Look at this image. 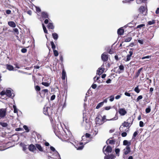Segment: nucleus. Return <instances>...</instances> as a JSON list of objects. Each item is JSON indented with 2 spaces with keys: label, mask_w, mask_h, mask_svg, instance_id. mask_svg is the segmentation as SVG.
Returning <instances> with one entry per match:
<instances>
[{
  "label": "nucleus",
  "mask_w": 159,
  "mask_h": 159,
  "mask_svg": "<svg viewBox=\"0 0 159 159\" xmlns=\"http://www.w3.org/2000/svg\"><path fill=\"white\" fill-rule=\"evenodd\" d=\"M143 98V96L142 95H140L136 99V101L138 102L141 99Z\"/></svg>",
  "instance_id": "09e8293b"
},
{
  "label": "nucleus",
  "mask_w": 159,
  "mask_h": 159,
  "mask_svg": "<svg viewBox=\"0 0 159 159\" xmlns=\"http://www.w3.org/2000/svg\"><path fill=\"white\" fill-rule=\"evenodd\" d=\"M96 124L100 125H102L103 123V122H102L101 119L97 117L96 118Z\"/></svg>",
  "instance_id": "f3484780"
},
{
  "label": "nucleus",
  "mask_w": 159,
  "mask_h": 159,
  "mask_svg": "<svg viewBox=\"0 0 159 159\" xmlns=\"http://www.w3.org/2000/svg\"><path fill=\"white\" fill-rule=\"evenodd\" d=\"M8 24L9 26L13 28L16 26V24L13 21H9L8 22Z\"/></svg>",
  "instance_id": "aec40b11"
},
{
  "label": "nucleus",
  "mask_w": 159,
  "mask_h": 159,
  "mask_svg": "<svg viewBox=\"0 0 159 159\" xmlns=\"http://www.w3.org/2000/svg\"><path fill=\"white\" fill-rule=\"evenodd\" d=\"M138 132L137 131H135V132L133 136L132 139H134L135 137L138 134Z\"/></svg>",
  "instance_id": "8fccbe9b"
},
{
  "label": "nucleus",
  "mask_w": 159,
  "mask_h": 159,
  "mask_svg": "<svg viewBox=\"0 0 159 159\" xmlns=\"http://www.w3.org/2000/svg\"><path fill=\"white\" fill-rule=\"evenodd\" d=\"M139 10L140 12H143L146 10L144 6L141 7H140Z\"/></svg>",
  "instance_id": "e433bc0d"
},
{
  "label": "nucleus",
  "mask_w": 159,
  "mask_h": 159,
  "mask_svg": "<svg viewBox=\"0 0 159 159\" xmlns=\"http://www.w3.org/2000/svg\"><path fill=\"white\" fill-rule=\"evenodd\" d=\"M151 57V56H146L144 57H142L141 58V59H142L143 60V59H145L149 58Z\"/></svg>",
  "instance_id": "5fc2aeb1"
},
{
  "label": "nucleus",
  "mask_w": 159,
  "mask_h": 159,
  "mask_svg": "<svg viewBox=\"0 0 159 159\" xmlns=\"http://www.w3.org/2000/svg\"><path fill=\"white\" fill-rule=\"evenodd\" d=\"M43 27L44 32L45 33H48V31L46 29V27L43 24Z\"/></svg>",
  "instance_id": "c03bdc74"
},
{
  "label": "nucleus",
  "mask_w": 159,
  "mask_h": 159,
  "mask_svg": "<svg viewBox=\"0 0 159 159\" xmlns=\"http://www.w3.org/2000/svg\"><path fill=\"white\" fill-rule=\"evenodd\" d=\"M36 11L37 12H40L41 9L39 7H36Z\"/></svg>",
  "instance_id": "e2e57ef3"
},
{
  "label": "nucleus",
  "mask_w": 159,
  "mask_h": 159,
  "mask_svg": "<svg viewBox=\"0 0 159 159\" xmlns=\"http://www.w3.org/2000/svg\"><path fill=\"white\" fill-rule=\"evenodd\" d=\"M20 146L22 147L23 150L24 151H25L27 149V145H25L24 143H21L20 144Z\"/></svg>",
  "instance_id": "5701e85b"
},
{
  "label": "nucleus",
  "mask_w": 159,
  "mask_h": 159,
  "mask_svg": "<svg viewBox=\"0 0 159 159\" xmlns=\"http://www.w3.org/2000/svg\"><path fill=\"white\" fill-rule=\"evenodd\" d=\"M0 125L3 127H6L8 125L7 123L4 122H0Z\"/></svg>",
  "instance_id": "473e14b6"
},
{
  "label": "nucleus",
  "mask_w": 159,
  "mask_h": 159,
  "mask_svg": "<svg viewBox=\"0 0 159 159\" xmlns=\"http://www.w3.org/2000/svg\"><path fill=\"white\" fill-rule=\"evenodd\" d=\"M42 16L43 18H48V13L45 12H43L42 13Z\"/></svg>",
  "instance_id": "393cba45"
},
{
  "label": "nucleus",
  "mask_w": 159,
  "mask_h": 159,
  "mask_svg": "<svg viewBox=\"0 0 159 159\" xmlns=\"http://www.w3.org/2000/svg\"><path fill=\"white\" fill-rule=\"evenodd\" d=\"M23 127L27 132H28L29 131V129L28 127L26 125H24Z\"/></svg>",
  "instance_id": "a19ab883"
},
{
  "label": "nucleus",
  "mask_w": 159,
  "mask_h": 159,
  "mask_svg": "<svg viewBox=\"0 0 159 159\" xmlns=\"http://www.w3.org/2000/svg\"><path fill=\"white\" fill-rule=\"evenodd\" d=\"M7 68L9 70H13L14 69L13 67L11 65H6Z\"/></svg>",
  "instance_id": "bb28decb"
},
{
  "label": "nucleus",
  "mask_w": 159,
  "mask_h": 159,
  "mask_svg": "<svg viewBox=\"0 0 159 159\" xmlns=\"http://www.w3.org/2000/svg\"><path fill=\"white\" fill-rule=\"evenodd\" d=\"M92 137V135L91 136V135L89 133H86L85 134V136H83L82 137V139L83 140L85 138V137L86 138H90V139L91 138V137Z\"/></svg>",
  "instance_id": "a878e982"
},
{
  "label": "nucleus",
  "mask_w": 159,
  "mask_h": 159,
  "mask_svg": "<svg viewBox=\"0 0 159 159\" xmlns=\"http://www.w3.org/2000/svg\"><path fill=\"white\" fill-rule=\"evenodd\" d=\"M130 123L128 122L125 121L122 124V125L120 127L119 129L120 131H128V129L130 127Z\"/></svg>",
  "instance_id": "f257e3e1"
},
{
  "label": "nucleus",
  "mask_w": 159,
  "mask_h": 159,
  "mask_svg": "<svg viewBox=\"0 0 159 159\" xmlns=\"http://www.w3.org/2000/svg\"><path fill=\"white\" fill-rule=\"evenodd\" d=\"M145 26V25L144 24H141V25H138L136 27V28H137V29L139 28L140 29H141L142 27H143V26Z\"/></svg>",
  "instance_id": "79ce46f5"
},
{
  "label": "nucleus",
  "mask_w": 159,
  "mask_h": 159,
  "mask_svg": "<svg viewBox=\"0 0 159 159\" xmlns=\"http://www.w3.org/2000/svg\"><path fill=\"white\" fill-rule=\"evenodd\" d=\"M27 51V49H26V48H22L21 50V52L23 53H25Z\"/></svg>",
  "instance_id": "6e6d98bb"
},
{
  "label": "nucleus",
  "mask_w": 159,
  "mask_h": 159,
  "mask_svg": "<svg viewBox=\"0 0 159 159\" xmlns=\"http://www.w3.org/2000/svg\"><path fill=\"white\" fill-rule=\"evenodd\" d=\"M111 139H109L107 140L106 141V143H108L110 144H114L116 142L115 140L114 139H112V138H111Z\"/></svg>",
  "instance_id": "ddd939ff"
},
{
  "label": "nucleus",
  "mask_w": 159,
  "mask_h": 159,
  "mask_svg": "<svg viewBox=\"0 0 159 159\" xmlns=\"http://www.w3.org/2000/svg\"><path fill=\"white\" fill-rule=\"evenodd\" d=\"M36 148H37L39 151L41 152H43L44 150L43 148L41 146L40 144H36Z\"/></svg>",
  "instance_id": "9d476101"
},
{
  "label": "nucleus",
  "mask_w": 159,
  "mask_h": 159,
  "mask_svg": "<svg viewBox=\"0 0 159 159\" xmlns=\"http://www.w3.org/2000/svg\"><path fill=\"white\" fill-rule=\"evenodd\" d=\"M105 146L104 147L103 149V152L106 155L107 154L105 153V152H106L107 153L111 152L112 151V148L111 147L109 146H107L105 149Z\"/></svg>",
  "instance_id": "20e7f679"
},
{
  "label": "nucleus",
  "mask_w": 159,
  "mask_h": 159,
  "mask_svg": "<svg viewBox=\"0 0 159 159\" xmlns=\"http://www.w3.org/2000/svg\"><path fill=\"white\" fill-rule=\"evenodd\" d=\"M117 112L116 114V116L113 118L112 119H110V120H117L118 118V117L116 116Z\"/></svg>",
  "instance_id": "49530a36"
},
{
  "label": "nucleus",
  "mask_w": 159,
  "mask_h": 159,
  "mask_svg": "<svg viewBox=\"0 0 159 159\" xmlns=\"http://www.w3.org/2000/svg\"><path fill=\"white\" fill-rule=\"evenodd\" d=\"M123 144L124 145L127 146H129L131 145V141H128L127 140H124L123 142Z\"/></svg>",
  "instance_id": "4468645a"
},
{
  "label": "nucleus",
  "mask_w": 159,
  "mask_h": 159,
  "mask_svg": "<svg viewBox=\"0 0 159 159\" xmlns=\"http://www.w3.org/2000/svg\"><path fill=\"white\" fill-rule=\"evenodd\" d=\"M35 89L37 91H39L40 90V88L39 86L37 85L35 87Z\"/></svg>",
  "instance_id": "13d9d810"
},
{
  "label": "nucleus",
  "mask_w": 159,
  "mask_h": 159,
  "mask_svg": "<svg viewBox=\"0 0 159 159\" xmlns=\"http://www.w3.org/2000/svg\"><path fill=\"white\" fill-rule=\"evenodd\" d=\"M101 58L103 61H106L108 59L109 56L107 53L104 52L102 54Z\"/></svg>",
  "instance_id": "7ed1b4c3"
},
{
  "label": "nucleus",
  "mask_w": 159,
  "mask_h": 159,
  "mask_svg": "<svg viewBox=\"0 0 159 159\" xmlns=\"http://www.w3.org/2000/svg\"><path fill=\"white\" fill-rule=\"evenodd\" d=\"M134 90L137 93H138L140 92V90L138 86H137L135 88Z\"/></svg>",
  "instance_id": "58836bf2"
},
{
  "label": "nucleus",
  "mask_w": 159,
  "mask_h": 159,
  "mask_svg": "<svg viewBox=\"0 0 159 159\" xmlns=\"http://www.w3.org/2000/svg\"><path fill=\"white\" fill-rule=\"evenodd\" d=\"M51 44L52 46V50H55L56 48V46L54 43V42L53 41H51Z\"/></svg>",
  "instance_id": "c9c22d12"
},
{
  "label": "nucleus",
  "mask_w": 159,
  "mask_h": 159,
  "mask_svg": "<svg viewBox=\"0 0 159 159\" xmlns=\"http://www.w3.org/2000/svg\"><path fill=\"white\" fill-rule=\"evenodd\" d=\"M50 149L52 151L54 152H56L57 153V154L58 156L59 157L58 159H61L60 154L58 153V152L56 150L55 148L53 147L52 146H51L50 147Z\"/></svg>",
  "instance_id": "412c9836"
},
{
  "label": "nucleus",
  "mask_w": 159,
  "mask_h": 159,
  "mask_svg": "<svg viewBox=\"0 0 159 159\" xmlns=\"http://www.w3.org/2000/svg\"><path fill=\"white\" fill-rule=\"evenodd\" d=\"M151 108L150 107H148V108H147L145 110V111L146 113H149L151 111Z\"/></svg>",
  "instance_id": "a18cd8bd"
},
{
  "label": "nucleus",
  "mask_w": 159,
  "mask_h": 159,
  "mask_svg": "<svg viewBox=\"0 0 159 159\" xmlns=\"http://www.w3.org/2000/svg\"><path fill=\"white\" fill-rule=\"evenodd\" d=\"M118 112L121 116H124L127 113L126 110L124 108H119Z\"/></svg>",
  "instance_id": "39448f33"
},
{
  "label": "nucleus",
  "mask_w": 159,
  "mask_h": 159,
  "mask_svg": "<svg viewBox=\"0 0 159 159\" xmlns=\"http://www.w3.org/2000/svg\"><path fill=\"white\" fill-rule=\"evenodd\" d=\"M66 73L64 69H63L62 70L61 79L63 80H65L66 77Z\"/></svg>",
  "instance_id": "6ab92c4d"
},
{
  "label": "nucleus",
  "mask_w": 159,
  "mask_h": 159,
  "mask_svg": "<svg viewBox=\"0 0 159 159\" xmlns=\"http://www.w3.org/2000/svg\"><path fill=\"white\" fill-rule=\"evenodd\" d=\"M28 148L30 151L33 152H34L36 150L35 145L33 144L29 145L28 147Z\"/></svg>",
  "instance_id": "0eeeda50"
},
{
  "label": "nucleus",
  "mask_w": 159,
  "mask_h": 159,
  "mask_svg": "<svg viewBox=\"0 0 159 159\" xmlns=\"http://www.w3.org/2000/svg\"><path fill=\"white\" fill-rule=\"evenodd\" d=\"M52 35L53 39L56 41L58 39V34L56 33H54L52 34Z\"/></svg>",
  "instance_id": "4be33fe9"
},
{
  "label": "nucleus",
  "mask_w": 159,
  "mask_h": 159,
  "mask_svg": "<svg viewBox=\"0 0 159 159\" xmlns=\"http://www.w3.org/2000/svg\"><path fill=\"white\" fill-rule=\"evenodd\" d=\"M97 85L96 84H93L92 86H91V87H92V88L93 89H95L97 87Z\"/></svg>",
  "instance_id": "052dcab7"
},
{
  "label": "nucleus",
  "mask_w": 159,
  "mask_h": 159,
  "mask_svg": "<svg viewBox=\"0 0 159 159\" xmlns=\"http://www.w3.org/2000/svg\"><path fill=\"white\" fill-rule=\"evenodd\" d=\"M120 97H121L120 95H118L115 97V99H116L118 100V99H120Z\"/></svg>",
  "instance_id": "774afa93"
},
{
  "label": "nucleus",
  "mask_w": 159,
  "mask_h": 159,
  "mask_svg": "<svg viewBox=\"0 0 159 159\" xmlns=\"http://www.w3.org/2000/svg\"><path fill=\"white\" fill-rule=\"evenodd\" d=\"M114 95H111V96L109 97V101L110 102H112L114 101Z\"/></svg>",
  "instance_id": "72a5a7b5"
},
{
  "label": "nucleus",
  "mask_w": 159,
  "mask_h": 159,
  "mask_svg": "<svg viewBox=\"0 0 159 159\" xmlns=\"http://www.w3.org/2000/svg\"><path fill=\"white\" fill-rule=\"evenodd\" d=\"M7 108L0 109V119L4 118L6 116Z\"/></svg>",
  "instance_id": "f03ea898"
},
{
  "label": "nucleus",
  "mask_w": 159,
  "mask_h": 159,
  "mask_svg": "<svg viewBox=\"0 0 159 159\" xmlns=\"http://www.w3.org/2000/svg\"><path fill=\"white\" fill-rule=\"evenodd\" d=\"M115 157L114 155H109L108 156H105L104 159H114Z\"/></svg>",
  "instance_id": "b1692460"
},
{
  "label": "nucleus",
  "mask_w": 159,
  "mask_h": 159,
  "mask_svg": "<svg viewBox=\"0 0 159 159\" xmlns=\"http://www.w3.org/2000/svg\"><path fill=\"white\" fill-rule=\"evenodd\" d=\"M132 39V37H131L126 38L125 39V42H130Z\"/></svg>",
  "instance_id": "f704fd0d"
},
{
  "label": "nucleus",
  "mask_w": 159,
  "mask_h": 159,
  "mask_svg": "<svg viewBox=\"0 0 159 159\" xmlns=\"http://www.w3.org/2000/svg\"><path fill=\"white\" fill-rule=\"evenodd\" d=\"M67 134L65 132V134H64V135L63 136V138L64 139H65L67 140H68L69 139H70L72 136L71 134H70V133L69 131H67Z\"/></svg>",
  "instance_id": "423d86ee"
},
{
  "label": "nucleus",
  "mask_w": 159,
  "mask_h": 159,
  "mask_svg": "<svg viewBox=\"0 0 159 159\" xmlns=\"http://www.w3.org/2000/svg\"><path fill=\"white\" fill-rule=\"evenodd\" d=\"M104 69L103 68H99L97 70V74L100 75L104 72Z\"/></svg>",
  "instance_id": "f8f14e48"
},
{
  "label": "nucleus",
  "mask_w": 159,
  "mask_h": 159,
  "mask_svg": "<svg viewBox=\"0 0 159 159\" xmlns=\"http://www.w3.org/2000/svg\"><path fill=\"white\" fill-rule=\"evenodd\" d=\"M48 27L49 29H53L54 27L52 23H49L48 25Z\"/></svg>",
  "instance_id": "c85d7f7f"
},
{
  "label": "nucleus",
  "mask_w": 159,
  "mask_h": 159,
  "mask_svg": "<svg viewBox=\"0 0 159 159\" xmlns=\"http://www.w3.org/2000/svg\"><path fill=\"white\" fill-rule=\"evenodd\" d=\"M53 50L54 55L55 57H57L58 55V51L57 50H56L55 49Z\"/></svg>",
  "instance_id": "ea45409f"
},
{
  "label": "nucleus",
  "mask_w": 159,
  "mask_h": 159,
  "mask_svg": "<svg viewBox=\"0 0 159 159\" xmlns=\"http://www.w3.org/2000/svg\"><path fill=\"white\" fill-rule=\"evenodd\" d=\"M127 133L125 132H123L121 134V136L123 137H125L127 135Z\"/></svg>",
  "instance_id": "864d4df0"
},
{
  "label": "nucleus",
  "mask_w": 159,
  "mask_h": 159,
  "mask_svg": "<svg viewBox=\"0 0 159 159\" xmlns=\"http://www.w3.org/2000/svg\"><path fill=\"white\" fill-rule=\"evenodd\" d=\"M115 152L116 154L119 153L120 151V149L119 148H116L115 150Z\"/></svg>",
  "instance_id": "bf43d9fd"
},
{
  "label": "nucleus",
  "mask_w": 159,
  "mask_h": 159,
  "mask_svg": "<svg viewBox=\"0 0 159 159\" xmlns=\"http://www.w3.org/2000/svg\"><path fill=\"white\" fill-rule=\"evenodd\" d=\"M125 95L126 96H127L128 97H130V93H129L127 92H125Z\"/></svg>",
  "instance_id": "69168bd1"
},
{
  "label": "nucleus",
  "mask_w": 159,
  "mask_h": 159,
  "mask_svg": "<svg viewBox=\"0 0 159 159\" xmlns=\"http://www.w3.org/2000/svg\"><path fill=\"white\" fill-rule=\"evenodd\" d=\"M6 95L9 97H13L14 95L12 96L11 91L10 90H7L6 91Z\"/></svg>",
  "instance_id": "2eb2a0df"
},
{
  "label": "nucleus",
  "mask_w": 159,
  "mask_h": 159,
  "mask_svg": "<svg viewBox=\"0 0 159 159\" xmlns=\"http://www.w3.org/2000/svg\"><path fill=\"white\" fill-rule=\"evenodd\" d=\"M138 42L141 44H143V40L142 39H139L138 41Z\"/></svg>",
  "instance_id": "3c124183"
},
{
  "label": "nucleus",
  "mask_w": 159,
  "mask_h": 159,
  "mask_svg": "<svg viewBox=\"0 0 159 159\" xmlns=\"http://www.w3.org/2000/svg\"><path fill=\"white\" fill-rule=\"evenodd\" d=\"M83 147H84V146H81L77 148V150H82L83 148Z\"/></svg>",
  "instance_id": "338daca9"
},
{
  "label": "nucleus",
  "mask_w": 159,
  "mask_h": 159,
  "mask_svg": "<svg viewBox=\"0 0 159 159\" xmlns=\"http://www.w3.org/2000/svg\"><path fill=\"white\" fill-rule=\"evenodd\" d=\"M124 154L127 155L128 154L130 151V148L129 147L126 146L125 149L123 150Z\"/></svg>",
  "instance_id": "1a4fd4ad"
},
{
  "label": "nucleus",
  "mask_w": 159,
  "mask_h": 159,
  "mask_svg": "<svg viewBox=\"0 0 159 159\" xmlns=\"http://www.w3.org/2000/svg\"><path fill=\"white\" fill-rule=\"evenodd\" d=\"M6 92L5 91H2L0 93V94L2 96L6 94Z\"/></svg>",
  "instance_id": "603ef678"
},
{
  "label": "nucleus",
  "mask_w": 159,
  "mask_h": 159,
  "mask_svg": "<svg viewBox=\"0 0 159 159\" xmlns=\"http://www.w3.org/2000/svg\"><path fill=\"white\" fill-rule=\"evenodd\" d=\"M129 54H128L127 56L126 59L125 60L126 61H128L130 60V58H131V57L132 55L133 52L132 51H130L129 52Z\"/></svg>",
  "instance_id": "9b49d317"
},
{
  "label": "nucleus",
  "mask_w": 159,
  "mask_h": 159,
  "mask_svg": "<svg viewBox=\"0 0 159 159\" xmlns=\"http://www.w3.org/2000/svg\"><path fill=\"white\" fill-rule=\"evenodd\" d=\"M87 121L88 120L86 119L85 122L87 123V125H84L86 129H88L90 128V125L87 122Z\"/></svg>",
  "instance_id": "cd10ccee"
},
{
  "label": "nucleus",
  "mask_w": 159,
  "mask_h": 159,
  "mask_svg": "<svg viewBox=\"0 0 159 159\" xmlns=\"http://www.w3.org/2000/svg\"><path fill=\"white\" fill-rule=\"evenodd\" d=\"M13 107L14 108V112L16 113L17 114L18 109L16 108V106L15 105H13Z\"/></svg>",
  "instance_id": "4c0bfd02"
},
{
  "label": "nucleus",
  "mask_w": 159,
  "mask_h": 159,
  "mask_svg": "<svg viewBox=\"0 0 159 159\" xmlns=\"http://www.w3.org/2000/svg\"><path fill=\"white\" fill-rule=\"evenodd\" d=\"M139 126L140 127H143L144 126V124L143 121H140L139 122Z\"/></svg>",
  "instance_id": "4d7b16f0"
},
{
  "label": "nucleus",
  "mask_w": 159,
  "mask_h": 159,
  "mask_svg": "<svg viewBox=\"0 0 159 159\" xmlns=\"http://www.w3.org/2000/svg\"><path fill=\"white\" fill-rule=\"evenodd\" d=\"M14 31L16 33V34H18L19 33V31L18 29L17 28H15L13 29Z\"/></svg>",
  "instance_id": "680f3d73"
},
{
  "label": "nucleus",
  "mask_w": 159,
  "mask_h": 159,
  "mask_svg": "<svg viewBox=\"0 0 159 159\" xmlns=\"http://www.w3.org/2000/svg\"><path fill=\"white\" fill-rule=\"evenodd\" d=\"M136 2L137 4H140L142 3L141 0H136Z\"/></svg>",
  "instance_id": "0e129e2a"
},
{
  "label": "nucleus",
  "mask_w": 159,
  "mask_h": 159,
  "mask_svg": "<svg viewBox=\"0 0 159 159\" xmlns=\"http://www.w3.org/2000/svg\"><path fill=\"white\" fill-rule=\"evenodd\" d=\"M98 129H96L92 130V133H93V134L92 135L91 138H93L98 134Z\"/></svg>",
  "instance_id": "dca6fc26"
},
{
  "label": "nucleus",
  "mask_w": 159,
  "mask_h": 159,
  "mask_svg": "<svg viewBox=\"0 0 159 159\" xmlns=\"http://www.w3.org/2000/svg\"><path fill=\"white\" fill-rule=\"evenodd\" d=\"M119 69L120 70V71H118V73H120L122 72L121 70L123 71L124 70V67L123 65H121L119 66Z\"/></svg>",
  "instance_id": "2f4dec72"
},
{
  "label": "nucleus",
  "mask_w": 159,
  "mask_h": 159,
  "mask_svg": "<svg viewBox=\"0 0 159 159\" xmlns=\"http://www.w3.org/2000/svg\"><path fill=\"white\" fill-rule=\"evenodd\" d=\"M124 33V30L121 28H120L118 29L117 30L118 34L120 35H122Z\"/></svg>",
  "instance_id": "a211bd4d"
},
{
  "label": "nucleus",
  "mask_w": 159,
  "mask_h": 159,
  "mask_svg": "<svg viewBox=\"0 0 159 159\" xmlns=\"http://www.w3.org/2000/svg\"><path fill=\"white\" fill-rule=\"evenodd\" d=\"M50 110V108L48 107L45 106L43 109V113L46 115L49 116V110Z\"/></svg>",
  "instance_id": "6e6552de"
},
{
  "label": "nucleus",
  "mask_w": 159,
  "mask_h": 159,
  "mask_svg": "<svg viewBox=\"0 0 159 159\" xmlns=\"http://www.w3.org/2000/svg\"><path fill=\"white\" fill-rule=\"evenodd\" d=\"M142 69H143V68H141L138 70L137 72L136 73V75L135 76V78H137L139 76V75H140V73L141 71L142 70Z\"/></svg>",
  "instance_id": "7c9ffc66"
},
{
  "label": "nucleus",
  "mask_w": 159,
  "mask_h": 159,
  "mask_svg": "<svg viewBox=\"0 0 159 159\" xmlns=\"http://www.w3.org/2000/svg\"><path fill=\"white\" fill-rule=\"evenodd\" d=\"M155 23L154 20H152V21H150L148 22V24L149 25H152L153 24Z\"/></svg>",
  "instance_id": "de8ad7c7"
},
{
  "label": "nucleus",
  "mask_w": 159,
  "mask_h": 159,
  "mask_svg": "<svg viewBox=\"0 0 159 159\" xmlns=\"http://www.w3.org/2000/svg\"><path fill=\"white\" fill-rule=\"evenodd\" d=\"M42 84L43 85L46 87H48L49 85V84L47 82H43Z\"/></svg>",
  "instance_id": "37998d69"
},
{
  "label": "nucleus",
  "mask_w": 159,
  "mask_h": 159,
  "mask_svg": "<svg viewBox=\"0 0 159 159\" xmlns=\"http://www.w3.org/2000/svg\"><path fill=\"white\" fill-rule=\"evenodd\" d=\"M104 103V102H101L99 103L97 106L96 107V108L97 109H98L101 107H102Z\"/></svg>",
  "instance_id": "c756f323"
}]
</instances>
